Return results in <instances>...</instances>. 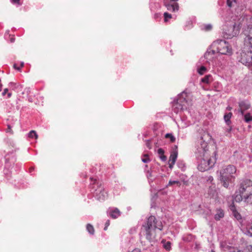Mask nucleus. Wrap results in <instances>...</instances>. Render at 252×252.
<instances>
[{"mask_svg":"<svg viewBox=\"0 0 252 252\" xmlns=\"http://www.w3.org/2000/svg\"><path fill=\"white\" fill-rule=\"evenodd\" d=\"M163 16H164L165 22H167L169 19H171L172 18L171 14H170L167 12H164L163 14Z\"/></svg>","mask_w":252,"mask_h":252,"instance_id":"obj_29","label":"nucleus"},{"mask_svg":"<svg viewBox=\"0 0 252 252\" xmlns=\"http://www.w3.org/2000/svg\"><path fill=\"white\" fill-rule=\"evenodd\" d=\"M244 51L241 54L240 62L246 65L252 63V26H249L244 31Z\"/></svg>","mask_w":252,"mask_h":252,"instance_id":"obj_2","label":"nucleus"},{"mask_svg":"<svg viewBox=\"0 0 252 252\" xmlns=\"http://www.w3.org/2000/svg\"><path fill=\"white\" fill-rule=\"evenodd\" d=\"M11 1L13 3H17L18 4H20V3H19L20 0H11Z\"/></svg>","mask_w":252,"mask_h":252,"instance_id":"obj_39","label":"nucleus"},{"mask_svg":"<svg viewBox=\"0 0 252 252\" xmlns=\"http://www.w3.org/2000/svg\"><path fill=\"white\" fill-rule=\"evenodd\" d=\"M144 158H142V161L144 163L149 162L150 161V158L148 157V155L147 154H145L143 155Z\"/></svg>","mask_w":252,"mask_h":252,"instance_id":"obj_32","label":"nucleus"},{"mask_svg":"<svg viewBox=\"0 0 252 252\" xmlns=\"http://www.w3.org/2000/svg\"><path fill=\"white\" fill-rule=\"evenodd\" d=\"M208 194L210 197H213L215 196L216 194V189L214 185H213L209 187L208 190Z\"/></svg>","mask_w":252,"mask_h":252,"instance_id":"obj_16","label":"nucleus"},{"mask_svg":"<svg viewBox=\"0 0 252 252\" xmlns=\"http://www.w3.org/2000/svg\"><path fill=\"white\" fill-rule=\"evenodd\" d=\"M13 67L15 69L19 70V71H20L21 70V67H18L17 66V64L16 63H15L13 65Z\"/></svg>","mask_w":252,"mask_h":252,"instance_id":"obj_38","label":"nucleus"},{"mask_svg":"<svg viewBox=\"0 0 252 252\" xmlns=\"http://www.w3.org/2000/svg\"><path fill=\"white\" fill-rule=\"evenodd\" d=\"M227 109L228 110H231V109H232V108H231V107H227Z\"/></svg>","mask_w":252,"mask_h":252,"instance_id":"obj_46","label":"nucleus"},{"mask_svg":"<svg viewBox=\"0 0 252 252\" xmlns=\"http://www.w3.org/2000/svg\"><path fill=\"white\" fill-rule=\"evenodd\" d=\"M239 107L238 111L243 115L244 112L250 108V104L246 100H242L239 102Z\"/></svg>","mask_w":252,"mask_h":252,"instance_id":"obj_13","label":"nucleus"},{"mask_svg":"<svg viewBox=\"0 0 252 252\" xmlns=\"http://www.w3.org/2000/svg\"><path fill=\"white\" fill-rule=\"evenodd\" d=\"M86 228L90 234L93 235L94 234V229L93 225L89 223L87 225Z\"/></svg>","mask_w":252,"mask_h":252,"instance_id":"obj_24","label":"nucleus"},{"mask_svg":"<svg viewBox=\"0 0 252 252\" xmlns=\"http://www.w3.org/2000/svg\"><path fill=\"white\" fill-rule=\"evenodd\" d=\"M238 10L239 8L236 10L237 15H236L235 18L233 19L234 22L230 25H225L223 28L224 32L228 36L227 38H231L237 35L239 32L241 25L243 23L245 24V21L248 20V17L243 15V13H241V12L239 13L237 11Z\"/></svg>","mask_w":252,"mask_h":252,"instance_id":"obj_5","label":"nucleus"},{"mask_svg":"<svg viewBox=\"0 0 252 252\" xmlns=\"http://www.w3.org/2000/svg\"><path fill=\"white\" fill-rule=\"evenodd\" d=\"M165 138L170 139V140L171 142H174L175 141L176 138L171 133H167L165 136Z\"/></svg>","mask_w":252,"mask_h":252,"instance_id":"obj_27","label":"nucleus"},{"mask_svg":"<svg viewBox=\"0 0 252 252\" xmlns=\"http://www.w3.org/2000/svg\"><path fill=\"white\" fill-rule=\"evenodd\" d=\"M178 0H163V5L167 10L175 12L179 10V4L177 2Z\"/></svg>","mask_w":252,"mask_h":252,"instance_id":"obj_9","label":"nucleus"},{"mask_svg":"<svg viewBox=\"0 0 252 252\" xmlns=\"http://www.w3.org/2000/svg\"><path fill=\"white\" fill-rule=\"evenodd\" d=\"M224 217L223 211L221 209L217 210V213L215 215V219L217 220H220L221 218Z\"/></svg>","mask_w":252,"mask_h":252,"instance_id":"obj_20","label":"nucleus"},{"mask_svg":"<svg viewBox=\"0 0 252 252\" xmlns=\"http://www.w3.org/2000/svg\"><path fill=\"white\" fill-rule=\"evenodd\" d=\"M108 214L112 218L116 219L121 215V212L117 208H109Z\"/></svg>","mask_w":252,"mask_h":252,"instance_id":"obj_14","label":"nucleus"},{"mask_svg":"<svg viewBox=\"0 0 252 252\" xmlns=\"http://www.w3.org/2000/svg\"><path fill=\"white\" fill-rule=\"evenodd\" d=\"M9 31H7L6 33H7V34H9Z\"/></svg>","mask_w":252,"mask_h":252,"instance_id":"obj_48","label":"nucleus"},{"mask_svg":"<svg viewBox=\"0 0 252 252\" xmlns=\"http://www.w3.org/2000/svg\"><path fill=\"white\" fill-rule=\"evenodd\" d=\"M7 92H8V89H5L2 93V95H5V94L7 93Z\"/></svg>","mask_w":252,"mask_h":252,"instance_id":"obj_40","label":"nucleus"},{"mask_svg":"<svg viewBox=\"0 0 252 252\" xmlns=\"http://www.w3.org/2000/svg\"><path fill=\"white\" fill-rule=\"evenodd\" d=\"M206 70V67L204 66H202L198 69V72L199 74L202 75L205 73Z\"/></svg>","mask_w":252,"mask_h":252,"instance_id":"obj_31","label":"nucleus"},{"mask_svg":"<svg viewBox=\"0 0 252 252\" xmlns=\"http://www.w3.org/2000/svg\"><path fill=\"white\" fill-rule=\"evenodd\" d=\"M239 192L242 193L244 201L248 203L252 204V181L245 180L241 184Z\"/></svg>","mask_w":252,"mask_h":252,"instance_id":"obj_8","label":"nucleus"},{"mask_svg":"<svg viewBox=\"0 0 252 252\" xmlns=\"http://www.w3.org/2000/svg\"><path fill=\"white\" fill-rule=\"evenodd\" d=\"M229 209L232 211V215L237 220L241 219V215L237 211L233 202H232L229 205Z\"/></svg>","mask_w":252,"mask_h":252,"instance_id":"obj_15","label":"nucleus"},{"mask_svg":"<svg viewBox=\"0 0 252 252\" xmlns=\"http://www.w3.org/2000/svg\"><path fill=\"white\" fill-rule=\"evenodd\" d=\"M178 147L177 145H175L172 149V151L171 153L169 160L168 161L169 167L172 169L178 157Z\"/></svg>","mask_w":252,"mask_h":252,"instance_id":"obj_11","label":"nucleus"},{"mask_svg":"<svg viewBox=\"0 0 252 252\" xmlns=\"http://www.w3.org/2000/svg\"><path fill=\"white\" fill-rule=\"evenodd\" d=\"M240 3H241V5L240 7L239 6H238L237 8L236 9V10L239 8V10H238L237 11L240 13L241 12L242 13H244L243 10L245 9V0H244L243 1L242 0H227V5L228 6L231 7L233 6H234L235 4H237L238 3L239 4ZM237 15V11H236V14L235 15Z\"/></svg>","mask_w":252,"mask_h":252,"instance_id":"obj_10","label":"nucleus"},{"mask_svg":"<svg viewBox=\"0 0 252 252\" xmlns=\"http://www.w3.org/2000/svg\"><path fill=\"white\" fill-rule=\"evenodd\" d=\"M196 154L198 162L197 168L201 172L210 169L216 162L217 152L209 151L206 142H203L200 144Z\"/></svg>","mask_w":252,"mask_h":252,"instance_id":"obj_1","label":"nucleus"},{"mask_svg":"<svg viewBox=\"0 0 252 252\" xmlns=\"http://www.w3.org/2000/svg\"><path fill=\"white\" fill-rule=\"evenodd\" d=\"M236 172V167L232 165H228L224 166L220 171V180L224 187L227 188L229 183L234 180L235 177L233 174Z\"/></svg>","mask_w":252,"mask_h":252,"instance_id":"obj_6","label":"nucleus"},{"mask_svg":"<svg viewBox=\"0 0 252 252\" xmlns=\"http://www.w3.org/2000/svg\"><path fill=\"white\" fill-rule=\"evenodd\" d=\"M232 115V114L231 112L226 113L224 115V120L228 126H229L230 125V124L231 123L230 119Z\"/></svg>","mask_w":252,"mask_h":252,"instance_id":"obj_21","label":"nucleus"},{"mask_svg":"<svg viewBox=\"0 0 252 252\" xmlns=\"http://www.w3.org/2000/svg\"><path fill=\"white\" fill-rule=\"evenodd\" d=\"M245 234L250 237H252V225H249L247 227Z\"/></svg>","mask_w":252,"mask_h":252,"instance_id":"obj_25","label":"nucleus"},{"mask_svg":"<svg viewBox=\"0 0 252 252\" xmlns=\"http://www.w3.org/2000/svg\"><path fill=\"white\" fill-rule=\"evenodd\" d=\"M6 132H9L11 134H13V131L11 129V126L10 125H7V129L6 130Z\"/></svg>","mask_w":252,"mask_h":252,"instance_id":"obj_33","label":"nucleus"},{"mask_svg":"<svg viewBox=\"0 0 252 252\" xmlns=\"http://www.w3.org/2000/svg\"><path fill=\"white\" fill-rule=\"evenodd\" d=\"M227 130L228 131V132H230L231 130V127H229L227 129Z\"/></svg>","mask_w":252,"mask_h":252,"instance_id":"obj_44","label":"nucleus"},{"mask_svg":"<svg viewBox=\"0 0 252 252\" xmlns=\"http://www.w3.org/2000/svg\"><path fill=\"white\" fill-rule=\"evenodd\" d=\"M225 252H243L242 251L239 250L237 248L231 247H227L225 248V250H224Z\"/></svg>","mask_w":252,"mask_h":252,"instance_id":"obj_22","label":"nucleus"},{"mask_svg":"<svg viewBox=\"0 0 252 252\" xmlns=\"http://www.w3.org/2000/svg\"><path fill=\"white\" fill-rule=\"evenodd\" d=\"M173 185H176L177 186L180 187L181 185V183L179 181H171L170 180L169 181V183L168 185H167V187L172 186Z\"/></svg>","mask_w":252,"mask_h":252,"instance_id":"obj_26","label":"nucleus"},{"mask_svg":"<svg viewBox=\"0 0 252 252\" xmlns=\"http://www.w3.org/2000/svg\"><path fill=\"white\" fill-rule=\"evenodd\" d=\"M95 196L97 200H104L107 197V192L101 187L95 190Z\"/></svg>","mask_w":252,"mask_h":252,"instance_id":"obj_12","label":"nucleus"},{"mask_svg":"<svg viewBox=\"0 0 252 252\" xmlns=\"http://www.w3.org/2000/svg\"><path fill=\"white\" fill-rule=\"evenodd\" d=\"M5 161L6 162H7L8 161V158L6 157H5Z\"/></svg>","mask_w":252,"mask_h":252,"instance_id":"obj_47","label":"nucleus"},{"mask_svg":"<svg viewBox=\"0 0 252 252\" xmlns=\"http://www.w3.org/2000/svg\"><path fill=\"white\" fill-rule=\"evenodd\" d=\"M213 180H214V179H213V177L211 176H209L207 180V182H210V183H212V182L213 181Z\"/></svg>","mask_w":252,"mask_h":252,"instance_id":"obj_37","label":"nucleus"},{"mask_svg":"<svg viewBox=\"0 0 252 252\" xmlns=\"http://www.w3.org/2000/svg\"><path fill=\"white\" fill-rule=\"evenodd\" d=\"M244 117L245 121L247 123H249L252 121V115L250 113H246L243 115Z\"/></svg>","mask_w":252,"mask_h":252,"instance_id":"obj_23","label":"nucleus"},{"mask_svg":"<svg viewBox=\"0 0 252 252\" xmlns=\"http://www.w3.org/2000/svg\"><path fill=\"white\" fill-rule=\"evenodd\" d=\"M244 200V197L242 196V193H240V192L239 191V193H237V192H236V194L235 195V196L232 199V201L234 203V201H236L237 202H240V201Z\"/></svg>","mask_w":252,"mask_h":252,"instance_id":"obj_17","label":"nucleus"},{"mask_svg":"<svg viewBox=\"0 0 252 252\" xmlns=\"http://www.w3.org/2000/svg\"><path fill=\"white\" fill-rule=\"evenodd\" d=\"M170 245H171V243L170 242H167L165 245H164V248L166 249V250H169L170 248Z\"/></svg>","mask_w":252,"mask_h":252,"instance_id":"obj_34","label":"nucleus"},{"mask_svg":"<svg viewBox=\"0 0 252 252\" xmlns=\"http://www.w3.org/2000/svg\"><path fill=\"white\" fill-rule=\"evenodd\" d=\"M212 80L213 77L211 75H206L201 79V82L206 84L210 83L212 81Z\"/></svg>","mask_w":252,"mask_h":252,"instance_id":"obj_19","label":"nucleus"},{"mask_svg":"<svg viewBox=\"0 0 252 252\" xmlns=\"http://www.w3.org/2000/svg\"><path fill=\"white\" fill-rule=\"evenodd\" d=\"M146 145L149 149H151L152 147L151 145V142L149 140H147L146 142Z\"/></svg>","mask_w":252,"mask_h":252,"instance_id":"obj_36","label":"nucleus"},{"mask_svg":"<svg viewBox=\"0 0 252 252\" xmlns=\"http://www.w3.org/2000/svg\"><path fill=\"white\" fill-rule=\"evenodd\" d=\"M212 28V26L211 24L205 25L203 26V27L202 28V29L205 31H210Z\"/></svg>","mask_w":252,"mask_h":252,"instance_id":"obj_30","label":"nucleus"},{"mask_svg":"<svg viewBox=\"0 0 252 252\" xmlns=\"http://www.w3.org/2000/svg\"><path fill=\"white\" fill-rule=\"evenodd\" d=\"M143 227L145 230L146 238L151 243H154L155 242L156 229H162L161 221L157 220L154 216H151L148 218L146 223L143 225ZM151 245L153 246V244H151Z\"/></svg>","mask_w":252,"mask_h":252,"instance_id":"obj_3","label":"nucleus"},{"mask_svg":"<svg viewBox=\"0 0 252 252\" xmlns=\"http://www.w3.org/2000/svg\"><path fill=\"white\" fill-rule=\"evenodd\" d=\"M192 104L187 93L183 92L179 95L178 99L173 104L174 111L177 113L180 111L187 109Z\"/></svg>","mask_w":252,"mask_h":252,"instance_id":"obj_7","label":"nucleus"},{"mask_svg":"<svg viewBox=\"0 0 252 252\" xmlns=\"http://www.w3.org/2000/svg\"><path fill=\"white\" fill-rule=\"evenodd\" d=\"M10 42L11 43H13V42H14L15 41V38L14 37H11L10 38Z\"/></svg>","mask_w":252,"mask_h":252,"instance_id":"obj_41","label":"nucleus"},{"mask_svg":"<svg viewBox=\"0 0 252 252\" xmlns=\"http://www.w3.org/2000/svg\"><path fill=\"white\" fill-rule=\"evenodd\" d=\"M109 224H110V220H107L105 224V227L104 228V230H106L107 229V227L109 225Z\"/></svg>","mask_w":252,"mask_h":252,"instance_id":"obj_35","label":"nucleus"},{"mask_svg":"<svg viewBox=\"0 0 252 252\" xmlns=\"http://www.w3.org/2000/svg\"><path fill=\"white\" fill-rule=\"evenodd\" d=\"M158 154L159 156V157L160 158V159L163 161H165L167 159V158L165 156H164V150L161 149V148H159L158 150Z\"/></svg>","mask_w":252,"mask_h":252,"instance_id":"obj_18","label":"nucleus"},{"mask_svg":"<svg viewBox=\"0 0 252 252\" xmlns=\"http://www.w3.org/2000/svg\"><path fill=\"white\" fill-rule=\"evenodd\" d=\"M24 62L21 63L20 67H22L24 66Z\"/></svg>","mask_w":252,"mask_h":252,"instance_id":"obj_43","label":"nucleus"},{"mask_svg":"<svg viewBox=\"0 0 252 252\" xmlns=\"http://www.w3.org/2000/svg\"><path fill=\"white\" fill-rule=\"evenodd\" d=\"M212 49H209L204 54L205 59L211 60L216 52L223 55H231L232 49L228 42L224 40H217L211 45Z\"/></svg>","mask_w":252,"mask_h":252,"instance_id":"obj_4","label":"nucleus"},{"mask_svg":"<svg viewBox=\"0 0 252 252\" xmlns=\"http://www.w3.org/2000/svg\"><path fill=\"white\" fill-rule=\"evenodd\" d=\"M2 84L0 83V92L1 91Z\"/></svg>","mask_w":252,"mask_h":252,"instance_id":"obj_45","label":"nucleus"},{"mask_svg":"<svg viewBox=\"0 0 252 252\" xmlns=\"http://www.w3.org/2000/svg\"><path fill=\"white\" fill-rule=\"evenodd\" d=\"M11 93H8V94H7L8 97L9 98L11 97Z\"/></svg>","mask_w":252,"mask_h":252,"instance_id":"obj_42","label":"nucleus"},{"mask_svg":"<svg viewBox=\"0 0 252 252\" xmlns=\"http://www.w3.org/2000/svg\"><path fill=\"white\" fill-rule=\"evenodd\" d=\"M28 136L30 138H33L35 137V139H37L38 137V135L36 134L35 131L31 130L28 134Z\"/></svg>","mask_w":252,"mask_h":252,"instance_id":"obj_28","label":"nucleus"}]
</instances>
